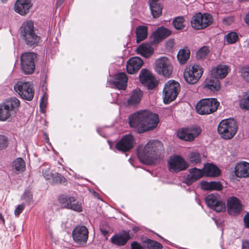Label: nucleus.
<instances>
[{"mask_svg": "<svg viewBox=\"0 0 249 249\" xmlns=\"http://www.w3.org/2000/svg\"><path fill=\"white\" fill-rule=\"evenodd\" d=\"M128 119L130 126L139 133L153 130L159 123L158 115L147 110L134 113Z\"/></svg>", "mask_w": 249, "mask_h": 249, "instance_id": "f257e3e1", "label": "nucleus"}, {"mask_svg": "<svg viewBox=\"0 0 249 249\" xmlns=\"http://www.w3.org/2000/svg\"><path fill=\"white\" fill-rule=\"evenodd\" d=\"M163 151L162 143L158 140H152L148 142L143 148L139 147L137 155L142 163L151 164L160 158Z\"/></svg>", "mask_w": 249, "mask_h": 249, "instance_id": "f03ea898", "label": "nucleus"}, {"mask_svg": "<svg viewBox=\"0 0 249 249\" xmlns=\"http://www.w3.org/2000/svg\"><path fill=\"white\" fill-rule=\"evenodd\" d=\"M20 104L19 100L15 97H12L0 104V121H6L15 116Z\"/></svg>", "mask_w": 249, "mask_h": 249, "instance_id": "7ed1b4c3", "label": "nucleus"}, {"mask_svg": "<svg viewBox=\"0 0 249 249\" xmlns=\"http://www.w3.org/2000/svg\"><path fill=\"white\" fill-rule=\"evenodd\" d=\"M20 34L26 44L29 46L36 45L40 40L34 30V23L31 21L24 22L20 29Z\"/></svg>", "mask_w": 249, "mask_h": 249, "instance_id": "20e7f679", "label": "nucleus"}, {"mask_svg": "<svg viewBox=\"0 0 249 249\" xmlns=\"http://www.w3.org/2000/svg\"><path fill=\"white\" fill-rule=\"evenodd\" d=\"M237 129L236 121L231 118L221 121L217 127L218 133L226 140L231 139L236 133Z\"/></svg>", "mask_w": 249, "mask_h": 249, "instance_id": "39448f33", "label": "nucleus"}, {"mask_svg": "<svg viewBox=\"0 0 249 249\" xmlns=\"http://www.w3.org/2000/svg\"><path fill=\"white\" fill-rule=\"evenodd\" d=\"M219 105V103L215 98H205L197 103L196 109L199 114H209L215 112Z\"/></svg>", "mask_w": 249, "mask_h": 249, "instance_id": "423d86ee", "label": "nucleus"}, {"mask_svg": "<svg viewBox=\"0 0 249 249\" xmlns=\"http://www.w3.org/2000/svg\"><path fill=\"white\" fill-rule=\"evenodd\" d=\"M180 91L179 83L171 80L165 84L163 90V101L165 104H168L174 100Z\"/></svg>", "mask_w": 249, "mask_h": 249, "instance_id": "0eeeda50", "label": "nucleus"}, {"mask_svg": "<svg viewBox=\"0 0 249 249\" xmlns=\"http://www.w3.org/2000/svg\"><path fill=\"white\" fill-rule=\"evenodd\" d=\"M203 71L199 65L195 64L187 66L184 70L183 76L185 80L189 84L196 83L201 77Z\"/></svg>", "mask_w": 249, "mask_h": 249, "instance_id": "6e6552de", "label": "nucleus"}, {"mask_svg": "<svg viewBox=\"0 0 249 249\" xmlns=\"http://www.w3.org/2000/svg\"><path fill=\"white\" fill-rule=\"evenodd\" d=\"M36 54L34 53H25L20 57L21 70L26 74H30L35 70Z\"/></svg>", "mask_w": 249, "mask_h": 249, "instance_id": "1a4fd4ad", "label": "nucleus"}, {"mask_svg": "<svg viewBox=\"0 0 249 249\" xmlns=\"http://www.w3.org/2000/svg\"><path fill=\"white\" fill-rule=\"evenodd\" d=\"M213 22V17L211 15L198 13L193 17L191 23L194 29L201 30L209 26Z\"/></svg>", "mask_w": 249, "mask_h": 249, "instance_id": "9d476101", "label": "nucleus"}, {"mask_svg": "<svg viewBox=\"0 0 249 249\" xmlns=\"http://www.w3.org/2000/svg\"><path fill=\"white\" fill-rule=\"evenodd\" d=\"M167 165L170 172L177 173L186 170L189 165L180 156L174 155L168 160Z\"/></svg>", "mask_w": 249, "mask_h": 249, "instance_id": "9b49d317", "label": "nucleus"}, {"mask_svg": "<svg viewBox=\"0 0 249 249\" xmlns=\"http://www.w3.org/2000/svg\"><path fill=\"white\" fill-rule=\"evenodd\" d=\"M156 71L165 77H169L173 71V67L170 60L166 57H161L155 62Z\"/></svg>", "mask_w": 249, "mask_h": 249, "instance_id": "f8f14e48", "label": "nucleus"}, {"mask_svg": "<svg viewBox=\"0 0 249 249\" xmlns=\"http://www.w3.org/2000/svg\"><path fill=\"white\" fill-rule=\"evenodd\" d=\"M14 89L24 99L31 101L34 97V91L29 82H18L14 86Z\"/></svg>", "mask_w": 249, "mask_h": 249, "instance_id": "ddd939ff", "label": "nucleus"}, {"mask_svg": "<svg viewBox=\"0 0 249 249\" xmlns=\"http://www.w3.org/2000/svg\"><path fill=\"white\" fill-rule=\"evenodd\" d=\"M205 201L208 206L217 212H221L225 210V202L220 199L219 196L217 194L209 195L206 196Z\"/></svg>", "mask_w": 249, "mask_h": 249, "instance_id": "4468645a", "label": "nucleus"}, {"mask_svg": "<svg viewBox=\"0 0 249 249\" xmlns=\"http://www.w3.org/2000/svg\"><path fill=\"white\" fill-rule=\"evenodd\" d=\"M201 132L199 127L183 128L179 129L177 133L178 137L186 141H191L197 137Z\"/></svg>", "mask_w": 249, "mask_h": 249, "instance_id": "2eb2a0df", "label": "nucleus"}, {"mask_svg": "<svg viewBox=\"0 0 249 249\" xmlns=\"http://www.w3.org/2000/svg\"><path fill=\"white\" fill-rule=\"evenodd\" d=\"M141 83L148 89H152L157 85L156 79L152 73L148 70L142 69L139 75Z\"/></svg>", "mask_w": 249, "mask_h": 249, "instance_id": "dca6fc26", "label": "nucleus"}, {"mask_svg": "<svg viewBox=\"0 0 249 249\" xmlns=\"http://www.w3.org/2000/svg\"><path fill=\"white\" fill-rule=\"evenodd\" d=\"M88 230L84 226L76 227L72 231V235L74 241L78 245L86 244L88 238Z\"/></svg>", "mask_w": 249, "mask_h": 249, "instance_id": "f3484780", "label": "nucleus"}, {"mask_svg": "<svg viewBox=\"0 0 249 249\" xmlns=\"http://www.w3.org/2000/svg\"><path fill=\"white\" fill-rule=\"evenodd\" d=\"M127 77L125 73L121 72L115 75L113 81H109L107 85L109 87L119 89H125L127 82Z\"/></svg>", "mask_w": 249, "mask_h": 249, "instance_id": "a211bd4d", "label": "nucleus"}, {"mask_svg": "<svg viewBox=\"0 0 249 249\" xmlns=\"http://www.w3.org/2000/svg\"><path fill=\"white\" fill-rule=\"evenodd\" d=\"M60 203L64 205V207L73 211L81 212L82 211L81 203L77 201L72 196H62L59 198Z\"/></svg>", "mask_w": 249, "mask_h": 249, "instance_id": "6ab92c4d", "label": "nucleus"}, {"mask_svg": "<svg viewBox=\"0 0 249 249\" xmlns=\"http://www.w3.org/2000/svg\"><path fill=\"white\" fill-rule=\"evenodd\" d=\"M134 138L131 134L123 137L116 144L117 150L125 152L131 149L134 145Z\"/></svg>", "mask_w": 249, "mask_h": 249, "instance_id": "aec40b11", "label": "nucleus"}, {"mask_svg": "<svg viewBox=\"0 0 249 249\" xmlns=\"http://www.w3.org/2000/svg\"><path fill=\"white\" fill-rule=\"evenodd\" d=\"M143 64L142 60L139 57H133L127 62L126 70L128 73L134 74L138 71Z\"/></svg>", "mask_w": 249, "mask_h": 249, "instance_id": "412c9836", "label": "nucleus"}, {"mask_svg": "<svg viewBox=\"0 0 249 249\" xmlns=\"http://www.w3.org/2000/svg\"><path fill=\"white\" fill-rule=\"evenodd\" d=\"M228 211L231 215L238 213L242 210V205L239 200L235 196H231L227 201Z\"/></svg>", "mask_w": 249, "mask_h": 249, "instance_id": "4be33fe9", "label": "nucleus"}, {"mask_svg": "<svg viewBox=\"0 0 249 249\" xmlns=\"http://www.w3.org/2000/svg\"><path fill=\"white\" fill-rule=\"evenodd\" d=\"M189 174L186 176L184 182L188 185L192 184L193 182L203 177V172L202 170L196 167L189 169Z\"/></svg>", "mask_w": 249, "mask_h": 249, "instance_id": "5701e85b", "label": "nucleus"}, {"mask_svg": "<svg viewBox=\"0 0 249 249\" xmlns=\"http://www.w3.org/2000/svg\"><path fill=\"white\" fill-rule=\"evenodd\" d=\"M31 0H17L15 6V10L21 15H24L29 12L32 7Z\"/></svg>", "mask_w": 249, "mask_h": 249, "instance_id": "b1692460", "label": "nucleus"}, {"mask_svg": "<svg viewBox=\"0 0 249 249\" xmlns=\"http://www.w3.org/2000/svg\"><path fill=\"white\" fill-rule=\"evenodd\" d=\"M171 34V31L166 28H159L152 35V43L154 44L159 43L162 40L169 36Z\"/></svg>", "mask_w": 249, "mask_h": 249, "instance_id": "393cba45", "label": "nucleus"}, {"mask_svg": "<svg viewBox=\"0 0 249 249\" xmlns=\"http://www.w3.org/2000/svg\"><path fill=\"white\" fill-rule=\"evenodd\" d=\"M220 88L219 80L212 76L207 78L204 83V89L207 91L214 92L219 90Z\"/></svg>", "mask_w": 249, "mask_h": 249, "instance_id": "a878e982", "label": "nucleus"}, {"mask_svg": "<svg viewBox=\"0 0 249 249\" xmlns=\"http://www.w3.org/2000/svg\"><path fill=\"white\" fill-rule=\"evenodd\" d=\"M229 71V68L225 65H219L211 71V75L216 79L224 78L226 76Z\"/></svg>", "mask_w": 249, "mask_h": 249, "instance_id": "bb28decb", "label": "nucleus"}, {"mask_svg": "<svg viewBox=\"0 0 249 249\" xmlns=\"http://www.w3.org/2000/svg\"><path fill=\"white\" fill-rule=\"evenodd\" d=\"M235 173L239 178H247L249 176V163L243 161L238 163L235 168Z\"/></svg>", "mask_w": 249, "mask_h": 249, "instance_id": "cd10ccee", "label": "nucleus"}, {"mask_svg": "<svg viewBox=\"0 0 249 249\" xmlns=\"http://www.w3.org/2000/svg\"><path fill=\"white\" fill-rule=\"evenodd\" d=\"M142 96V92L139 89H136L131 92L130 97L127 100V105L134 107L139 104Z\"/></svg>", "mask_w": 249, "mask_h": 249, "instance_id": "c85d7f7f", "label": "nucleus"}, {"mask_svg": "<svg viewBox=\"0 0 249 249\" xmlns=\"http://www.w3.org/2000/svg\"><path fill=\"white\" fill-rule=\"evenodd\" d=\"M129 238V233L124 232L123 233L117 234L114 235L111 238V242L117 246L124 245Z\"/></svg>", "mask_w": 249, "mask_h": 249, "instance_id": "c756f323", "label": "nucleus"}, {"mask_svg": "<svg viewBox=\"0 0 249 249\" xmlns=\"http://www.w3.org/2000/svg\"><path fill=\"white\" fill-rule=\"evenodd\" d=\"M149 4L151 14L154 18L160 17L162 12V6L159 0H149Z\"/></svg>", "mask_w": 249, "mask_h": 249, "instance_id": "7c9ffc66", "label": "nucleus"}, {"mask_svg": "<svg viewBox=\"0 0 249 249\" xmlns=\"http://www.w3.org/2000/svg\"><path fill=\"white\" fill-rule=\"evenodd\" d=\"M203 175L208 177H217L220 174L218 168L212 163H207L204 166Z\"/></svg>", "mask_w": 249, "mask_h": 249, "instance_id": "2f4dec72", "label": "nucleus"}, {"mask_svg": "<svg viewBox=\"0 0 249 249\" xmlns=\"http://www.w3.org/2000/svg\"><path fill=\"white\" fill-rule=\"evenodd\" d=\"M138 53L143 57L149 58L154 53L152 47L148 44H142L136 49Z\"/></svg>", "mask_w": 249, "mask_h": 249, "instance_id": "473e14b6", "label": "nucleus"}, {"mask_svg": "<svg viewBox=\"0 0 249 249\" xmlns=\"http://www.w3.org/2000/svg\"><path fill=\"white\" fill-rule=\"evenodd\" d=\"M201 188L204 190H217L222 189V185L219 182L217 181H202L200 183Z\"/></svg>", "mask_w": 249, "mask_h": 249, "instance_id": "72a5a7b5", "label": "nucleus"}, {"mask_svg": "<svg viewBox=\"0 0 249 249\" xmlns=\"http://www.w3.org/2000/svg\"><path fill=\"white\" fill-rule=\"evenodd\" d=\"M137 42L139 43L144 40L147 36V27L145 26H139L136 30Z\"/></svg>", "mask_w": 249, "mask_h": 249, "instance_id": "f704fd0d", "label": "nucleus"}, {"mask_svg": "<svg viewBox=\"0 0 249 249\" xmlns=\"http://www.w3.org/2000/svg\"><path fill=\"white\" fill-rule=\"evenodd\" d=\"M190 52L186 49H181L178 52L177 58L181 64H184L190 57Z\"/></svg>", "mask_w": 249, "mask_h": 249, "instance_id": "c9c22d12", "label": "nucleus"}, {"mask_svg": "<svg viewBox=\"0 0 249 249\" xmlns=\"http://www.w3.org/2000/svg\"><path fill=\"white\" fill-rule=\"evenodd\" d=\"M12 167L17 172H22L25 169V163L22 158H18L13 162Z\"/></svg>", "mask_w": 249, "mask_h": 249, "instance_id": "e433bc0d", "label": "nucleus"}, {"mask_svg": "<svg viewBox=\"0 0 249 249\" xmlns=\"http://www.w3.org/2000/svg\"><path fill=\"white\" fill-rule=\"evenodd\" d=\"M185 19L183 17H178L173 21V25L177 30H182L185 27Z\"/></svg>", "mask_w": 249, "mask_h": 249, "instance_id": "4c0bfd02", "label": "nucleus"}, {"mask_svg": "<svg viewBox=\"0 0 249 249\" xmlns=\"http://www.w3.org/2000/svg\"><path fill=\"white\" fill-rule=\"evenodd\" d=\"M189 162L193 164L200 163L201 161V158L199 153L197 152H191L188 156Z\"/></svg>", "mask_w": 249, "mask_h": 249, "instance_id": "58836bf2", "label": "nucleus"}, {"mask_svg": "<svg viewBox=\"0 0 249 249\" xmlns=\"http://www.w3.org/2000/svg\"><path fill=\"white\" fill-rule=\"evenodd\" d=\"M144 243L146 244L147 248L149 249H162L163 248V246L160 243L150 239H147L145 240Z\"/></svg>", "mask_w": 249, "mask_h": 249, "instance_id": "ea45409f", "label": "nucleus"}, {"mask_svg": "<svg viewBox=\"0 0 249 249\" xmlns=\"http://www.w3.org/2000/svg\"><path fill=\"white\" fill-rule=\"evenodd\" d=\"M209 53V50L206 46H203L196 53V57L197 59H204Z\"/></svg>", "mask_w": 249, "mask_h": 249, "instance_id": "a19ab883", "label": "nucleus"}, {"mask_svg": "<svg viewBox=\"0 0 249 249\" xmlns=\"http://www.w3.org/2000/svg\"><path fill=\"white\" fill-rule=\"evenodd\" d=\"M226 38L228 43L233 44L238 40V35L236 32H231L227 34Z\"/></svg>", "mask_w": 249, "mask_h": 249, "instance_id": "79ce46f5", "label": "nucleus"}, {"mask_svg": "<svg viewBox=\"0 0 249 249\" xmlns=\"http://www.w3.org/2000/svg\"><path fill=\"white\" fill-rule=\"evenodd\" d=\"M240 106L242 108L249 109V92L243 95L240 101Z\"/></svg>", "mask_w": 249, "mask_h": 249, "instance_id": "37998d69", "label": "nucleus"}, {"mask_svg": "<svg viewBox=\"0 0 249 249\" xmlns=\"http://www.w3.org/2000/svg\"><path fill=\"white\" fill-rule=\"evenodd\" d=\"M51 179L53 183H64L66 182V178L57 173L53 174Z\"/></svg>", "mask_w": 249, "mask_h": 249, "instance_id": "c03bdc74", "label": "nucleus"}, {"mask_svg": "<svg viewBox=\"0 0 249 249\" xmlns=\"http://www.w3.org/2000/svg\"><path fill=\"white\" fill-rule=\"evenodd\" d=\"M42 175L46 180H50L53 177V174L50 170V167L48 166H44L42 168Z\"/></svg>", "mask_w": 249, "mask_h": 249, "instance_id": "a18cd8bd", "label": "nucleus"}, {"mask_svg": "<svg viewBox=\"0 0 249 249\" xmlns=\"http://www.w3.org/2000/svg\"><path fill=\"white\" fill-rule=\"evenodd\" d=\"M8 145V140L7 138L0 135V150L6 148Z\"/></svg>", "mask_w": 249, "mask_h": 249, "instance_id": "49530a36", "label": "nucleus"}, {"mask_svg": "<svg viewBox=\"0 0 249 249\" xmlns=\"http://www.w3.org/2000/svg\"><path fill=\"white\" fill-rule=\"evenodd\" d=\"M47 104V96L44 94L42 96L40 102V107L41 111L42 112H44V109L46 107Z\"/></svg>", "mask_w": 249, "mask_h": 249, "instance_id": "de8ad7c7", "label": "nucleus"}, {"mask_svg": "<svg viewBox=\"0 0 249 249\" xmlns=\"http://www.w3.org/2000/svg\"><path fill=\"white\" fill-rule=\"evenodd\" d=\"M241 75L245 80L249 81V67L242 69Z\"/></svg>", "mask_w": 249, "mask_h": 249, "instance_id": "09e8293b", "label": "nucleus"}, {"mask_svg": "<svg viewBox=\"0 0 249 249\" xmlns=\"http://www.w3.org/2000/svg\"><path fill=\"white\" fill-rule=\"evenodd\" d=\"M25 208V204H21L17 206V207L16 208L14 213L16 216H18L19 215L20 213H22V212L23 211Z\"/></svg>", "mask_w": 249, "mask_h": 249, "instance_id": "8fccbe9b", "label": "nucleus"}, {"mask_svg": "<svg viewBox=\"0 0 249 249\" xmlns=\"http://www.w3.org/2000/svg\"><path fill=\"white\" fill-rule=\"evenodd\" d=\"M23 198L28 203H29L32 199V195L28 191H26L23 195Z\"/></svg>", "mask_w": 249, "mask_h": 249, "instance_id": "3c124183", "label": "nucleus"}, {"mask_svg": "<svg viewBox=\"0 0 249 249\" xmlns=\"http://www.w3.org/2000/svg\"><path fill=\"white\" fill-rule=\"evenodd\" d=\"M131 249H143V247L141 244L137 242H133L131 244Z\"/></svg>", "mask_w": 249, "mask_h": 249, "instance_id": "603ef678", "label": "nucleus"}, {"mask_svg": "<svg viewBox=\"0 0 249 249\" xmlns=\"http://www.w3.org/2000/svg\"><path fill=\"white\" fill-rule=\"evenodd\" d=\"M245 227L249 228V213H247L244 217Z\"/></svg>", "mask_w": 249, "mask_h": 249, "instance_id": "864d4df0", "label": "nucleus"}, {"mask_svg": "<svg viewBox=\"0 0 249 249\" xmlns=\"http://www.w3.org/2000/svg\"><path fill=\"white\" fill-rule=\"evenodd\" d=\"M242 249H249V240H246L243 241Z\"/></svg>", "mask_w": 249, "mask_h": 249, "instance_id": "5fc2aeb1", "label": "nucleus"}, {"mask_svg": "<svg viewBox=\"0 0 249 249\" xmlns=\"http://www.w3.org/2000/svg\"><path fill=\"white\" fill-rule=\"evenodd\" d=\"M245 21L248 25H249V12L246 16Z\"/></svg>", "mask_w": 249, "mask_h": 249, "instance_id": "6e6d98bb", "label": "nucleus"}, {"mask_svg": "<svg viewBox=\"0 0 249 249\" xmlns=\"http://www.w3.org/2000/svg\"><path fill=\"white\" fill-rule=\"evenodd\" d=\"M101 232L105 236H107L108 233V231L106 230H102Z\"/></svg>", "mask_w": 249, "mask_h": 249, "instance_id": "4d7b16f0", "label": "nucleus"}, {"mask_svg": "<svg viewBox=\"0 0 249 249\" xmlns=\"http://www.w3.org/2000/svg\"><path fill=\"white\" fill-rule=\"evenodd\" d=\"M0 220L1 221L3 225H4L5 224V220L1 213H0Z\"/></svg>", "mask_w": 249, "mask_h": 249, "instance_id": "13d9d810", "label": "nucleus"}, {"mask_svg": "<svg viewBox=\"0 0 249 249\" xmlns=\"http://www.w3.org/2000/svg\"><path fill=\"white\" fill-rule=\"evenodd\" d=\"M65 0H57V2H56V4L57 5H60L63 2V1H64Z\"/></svg>", "mask_w": 249, "mask_h": 249, "instance_id": "bf43d9fd", "label": "nucleus"}, {"mask_svg": "<svg viewBox=\"0 0 249 249\" xmlns=\"http://www.w3.org/2000/svg\"><path fill=\"white\" fill-rule=\"evenodd\" d=\"M2 2H6L7 0H1Z\"/></svg>", "mask_w": 249, "mask_h": 249, "instance_id": "052dcab7", "label": "nucleus"}]
</instances>
